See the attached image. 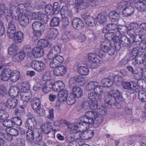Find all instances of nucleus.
Returning a JSON list of instances; mask_svg holds the SVG:
<instances>
[{"mask_svg": "<svg viewBox=\"0 0 146 146\" xmlns=\"http://www.w3.org/2000/svg\"><path fill=\"white\" fill-rule=\"evenodd\" d=\"M32 53L33 56L36 58L41 57L44 54L43 49L39 46L33 48L32 50Z\"/></svg>", "mask_w": 146, "mask_h": 146, "instance_id": "2eb2a0df", "label": "nucleus"}, {"mask_svg": "<svg viewBox=\"0 0 146 146\" xmlns=\"http://www.w3.org/2000/svg\"><path fill=\"white\" fill-rule=\"evenodd\" d=\"M17 46L15 44H13L11 45L10 46L8 50V53L11 55L17 53Z\"/></svg>", "mask_w": 146, "mask_h": 146, "instance_id": "de8ad7c7", "label": "nucleus"}, {"mask_svg": "<svg viewBox=\"0 0 146 146\" xmlns=\"http://www.w3.org/2000/svg\"><path fill=\"white\" fill-rule=\"evenodd\" d=\"M37 122L35 119L32 117H29L26 121L25 127L29 129H33L36 125Z\"/></svg>", "mask_w": 146, "mask_h": 146, "instance_id": "4468645a", "label": "nucleus"}, {"mask_svg": "<svg viewBox=\"0 0 146 146\" xmlns=\"http://www.w3.org/2000/svg\"><path fill=\"white\" fill-rule=\"evenodd\" d=\"M86 78L81 76H76L70 78L69 80L70 86H74L76 83L84 85L85 83Z\"/></svg>", "mask_w": 146, "mask_h": 146, "instance_id": "423d86ee", "label": "nucleus"}, {"mask_svg": "<svg viewBox=\"0 0 146 146\" xmlns=\"http://www.w3.org/2000/svg\"><path fill=\"white\" fill-rule=\"evenodd\" d=\"M138 98L142 102H146V92L143 90H139L138 92Z\"/></svg>", "mask_w": 146, "mask_h": 146, "instance_id": "8fccbe9b", "label": "nucleus"}, {"mask_svg": "<svg viewBox=\"0 0 146 146\" xmlns=\"http://www.w3.org/2000/svg\"><path fill=\"white\" fill-rule=\"evenodd\" d=\"M41 31H42L40 30H33V33L34 36L33 39L34 40H37L41 36Z\"/></svg>", "mask_w": 146, "mask_h": 146, "instance_id": "13d9d810", "label": "nucleus"}, {"mask_svg": "<svg viewBox=\"0 0 146 146\" xmlns=\"http://www.w3.org/2000/svg\"><path fill=\"white\" fill-rule=\"evenodd\" d=\"M109 94H110L111 96H112L116 99H119L120 101L122 99V97L120 92L118 90H112Z\"/></svg>", "mask_w": 146, "mask_h": 146, "instance_id": "79ce46f5", "label": "nucleus"}, {"mask_svg": "<svg viewBox=\"0 0 146 146\" xmlns=\"http://www.w3.org/2000/svg\"><path fill=\"white\" fill-rule=\"evenodd\" d=\"M101 56L97 51V49L95 50V53H90L88 55V60L87 62L100 61L99 57Z\"/></svg>", "mask_w": 146, "mask_h": 146, "instance_id": "aec40b11", "label": "nucleus"}, {"mask_svg": "<svg viewBox=\"0 0 146 146\" xmlns=\"http://www.w3.org/2000/svg\"><path fill=\"white\" fill-rule=\"evenodd\" d=\"M17 19L19 21L20 25L23 27L27 26L30 22L29 19L26 14L19 13L17 15Z\"/></svg>", "mask_w": 146, "mask_h": 146, "instance_id": "9d476101", "label": "nucleus"}, {"mask_svg": "<svg viewBox=\"0 0 146 146\" xmlns=\"http://www.w3.org/2000/svg\"><path fill=\"white\" fill-rule=\"evenodd\" d=\"M66 102L69 105H72L75 102V97L73 95H71L67 98Z\"/></svg>", "mask_w": 146, "mask_h": 146, "instance_id": "338daca9", "label": "nucleus"}, {"mask_svg": "<svg viewBox=\"0 0 146 146\" xmlns=\"http://www.w3.org/2000/svg\"><path fill=\"white\" fill-rule=\"evenodd\" d=\"M76 133H78L77 137H78L79 138H81L85 140H88L92 138L94 135V131L90 130L81 133L78 132H76Z\"/></svg>", "mask_w": 146, "mask_h": 146, "instance_id": "1a4fd4ad", "label": "nucleus"}, {"mask_svg": "<svg viewBox=\"0 0 146 146\" xmlns=\"http://www.w3.org/2000/svg\"><path fill=\"white\" fill-rule=\"evenodd\" d=\"M45 9L46 13L48 15H53L58 14L54 9L52 6L50 4L46 5L45 7Z\"/></svg>", "mask_w": 146, "mask_h": 146, "instance_id": "a19ab883", "label": "nucleus"}, {"mask_svg": "<svg viewBox=\"0 0 146 146\" xmlns=\"http://www.w3.org/2000/svg\"><path fill=\"white\" fill-rule=\"evenodd\" d=\"M39 47L43 48L46 47L49 44V42L46 39H40L38 42Z\"/></svg>", "mask_w": 146, "mask_h": 146, "instance_id": "5fc2aeb1", "label": "nucleus"}, {"mask_svg": "<svg viewBox=\"0 0 146 146\" xmlns=\"http://www.w3.org/2000/svg\"><path fill=\"white\" fill-rule=\"evenodd\" d=\"M68 92L65 90L62 89L60 90L58 94V101L60 102H65L68 97Z\"/></svg>", "mask_w": 146, "mask_h": 146, "instance_id": "a211bd4d", "label": "nucleus"}, {"mask_svg": "<svg viewBox=\"0 0 146 146\" xmlns=\"http://www.w3.org/2000/svg\"><path fill=\"white\" fill-rule=\"evenodd\" d=\"M33 139V141L34 143L37 145H39L41 143V141L42 138V134L41 133V130L39 129L37 132H35Z\"/></svg>", "mask_w": 146, "mask_h": 146, "instance_id": "7c9ffc66", "label": "nucleus"}, {"mask_svg": "<svg viewBox=\"0 0 146 146\" xmlns=\"http://www.w3.org/2000/svg\"><path fill=\"white\" fill-rule=\"evenodd\" d=\"M40 102L39 99L37 98H33L31 102V105L32 108L35 111L38 110L40 108Z\"/></svg>", "mask_w": 146, "mask_h": 146, "instance_id": "a878e982", "label": "nucleus"}, {"mask_svg": "<svg viewBox=\"0 0 146 146\" xmlns=\"http://www.w3.org/2000/svg\"><path fill=\"white\" fill-rule=\"evenodd\" d=\"M104 101L107 104V106H108L109 108H111L112 106H114L118 108L119 104L116 102V99L112 96H111L110 94L108 95V97L105 98Z\"/></svg>", "mask_w": 146, "mask_h": 146, "instance_id": "f8f14e48", "label": "nucleus"}, {"mask_svg": "<svg viewBox=\"0 0 146 146\" xmlns=\"http://www.w3.org/2000/svg\"><path fill=\"white\" fill-rule=\"evenodd\" d=\"M20 77V73L18 70H14L12 72L11 71V73L10 74L9 79L13 82H17Z\"/></svg>", "mask_w": 146, "mask_h": 146, "instance_id": "2f4dec72", "label": "nucleus"}, {"mask_svg": "<svg viewBox=\"0 0 146 146\" xmlns=\"http://www.w3.org/2000/svg\"><path fill=\"white\" fill-rule=\"evenodd\" d=\"M78 72L81 75L86 76L88 75L89 73L88 68L85 66H80L77 68Z\"/></svg>", "mask_w": 146, "mask_h": 146, "instance_id": "c03bdc74", "label": "nucleus"}, {"mask_svg": "<svg viewBox=\"0 0 146 146\" xmlns=\"http://www.w3.org/2000/svg\"><path fill=\"white\" fill-rule=\"evenodd\" d=\"M11 73V70L9 68H6L3 69L1 74V79L4 81H7L9 79L10 74Z\"/></svg>", "mask_w": 146, "mask_h": 146, "instance_id": "f3484780", "label": "nucleus"}, {"mask_svg": "<svg viewBox=\"0 0 146 146\" xmlns=\"http://www.w3.org/2000/svg\"><path fill=\"white\" fill-rule=\"evenodd\" d=\"M102 83L104 86L107 87H111L113 85V81L108 78H105L102 79Z\"/></svg>", "mask_w": 146, "mask_h": 146, "instance_id": "37998d69", "label": "nucleus"}, {"mask_svg": "<svg viewBox=\"0 0 146 146\" xmlns=\"http://www.w3.org/2000/svg\"><path fill=\"white\" fill-rule=\"evenodd\" d=\"M64 86V84L62 81H58L54 83L52 88L54 91L58 92L63 89Z\"/></svg>", "mask_w": 146, "mask_h": 146, "instance_id": "72a5a7b5", "label": "nucleus"}, {"mask_svg": "<svg viewBox=\"0 0 146 146\" xmlns=\"http://www.w3.org/2000/svg\"><path fill=\"white\" fill-rule=\"evenodd\" d=\"M12 118L11 119H5L3 121V125L6 127H13V122Z\"/></svg>", "mask_w": 146, "mask_h": 146, "instance_id": "bf43d9fd", "label": "nucleus"}, {"mask_svg": "<svg viewBox=\"0 0 146 146\" xmlns=\"http://www.w3.org/2000/svg\"><path fill=\"white\" fill-rule=\"evenodd\" d=\"M126 31H127V34L131 37L130 39L133 42V44H134L135 42L136 38L137 37L136 36V33L135 29H126Z\"/></svg>", "mask_w": 146, "mask_h": 146, "instance_id": "4c0bfd02", "label": "nucleus"}, {"mask_svg": "<svg viewBox=\"0 0 146 146\" xmlns=\"http://www.w3.org/2000/svg\"><path fill=\"white\" fill-rule=\"evenodd\" d=\"M100 47L101 50L99 49H97V50L101 56H105V52L108 53V54L110 55H113L115 53V49L111 45Z\"/></svg>", "mask_w": 146, "mask_h": 146, "instance_id": "39448f33", "label": "nucleus"}, {"mask_svg": "<svg viewBox=\"0 0 146 146\" xmlns=\"http://www.w3.org/2000/svg\"><path fill=\"white\" fill-rule=\"evenodd\" d=\"M13 37L12 38H14L15 42L17 43L21 42H22L23 38V33L21 31H18L15 32L14 33Z\"/></svg>", "mask_w": 146, "mask_h": 146, "instance_id": "e433bc0d", "label": "nucleus"}, {"mask_svg": "<svg viewBox=\"0 0 146 146\" xmlns=\"http://www.w3.org/2000/svg\"><path fill=\"white\" fill-rule=\"evenodd\" d=\"M6 19L8 23L7 27H13L14 29L16 28L15 23L14 21V19H12L10 16H9L6 17Z\"/></svg>", "mask_w": 146, "mask_h": 146, "instance_id": "052dcab7", "label": "nucleus"}, {"mask_svg": "<svg viewBox=\"0 0 146 146\" xmlns=\"http://www.w3.org/2000/svg\"><path fill=\"white\" fill-rule=\"evenodd\" d=\"M16 7L18 10H19L20 13H21L23 14H26V9L24 4H19Z\"/></svg>", "mask_w": 146, "mask_h": 146, "instance_id": "680f3d73", "label": "nucleus"}, {"mask_svg": "<svg viewBox=\"0 0 146 146\" xmlns=\"http://www.w3.org/2000/svg\"><path fill=\"white\" fill-rule=\"evenodd\" d=\"M41 128L44 134H48L53 131V126L49 122L46 124H43L41 126Z\"/></svg>", "mask_w": 146, "mask_h": 146, "instance_id": "412c9836", "label": "nucleus"}, {"mask_svg": "<svg viewBox=\"0 0 146 146\" xmlns=\"http://www.w3.org/2000/svg\"><path fill=\"white\" fill-rule=\"evenodd\" d=\"M60 22V20L58 17H54L52 18L51 20L50 25L52 27L58 26Z\"/></svg>", "mask_w": 146, "mask_h": 146, "instance_id": "603ef678", "label": "nucleus"}, {"mask_svg": "<svg viewBox=\"0 0 146 146\" xmlns=\"http://www.w3.org/2000/svg\"><path fill=\"white\" fill-rule=\"evenodd\" d=\"M32 28L33 30H37L43 31L45 29V27L42 22L39 21L34 22L32 24Z\"/></svg>", "mask_w": 146, "mask_h": 146, "instance_id": "c756f323", "label": "nucleus"}, {"mask_svg": "<svg viewBox=\"0 0 146 146\" xmlns=\"http://www.w3.org/2000/svg\"><path fill=\"white\" fill-rule=\"evenodd\" d=\"M107 16L105 14L101 13L98 15L96 18L100 23L103 24L107 22Z\"/></svg>", "mask_w": 146, "mask_h": 146, "instance_id": "49530a36", "label": "nucleus"}, {"mask_svg": "<svg viewBox=\"0 0 146 146\" xmlns=\"http://www.w3.org/2000/svg\"><path fill=\"white\" fill-rule=\"evenodd\" d=\"M82 17L86 23L90 26H95L97 23L98 22L96 18L91 16L83 15Z\"/></svg>", "mask_w": 146, "mask_h": 146, "instance_id": "9b49d317", "label": "nucleus"}, {"mask_svg": "<svg viewBox=\"0 0 146 146\" xmlns=\"http://www.w3.org/2000/svg\"><path fill=\"white\" fill-rule=\"evenodd\" d=\"M104 121V119L102 117H98L94 120L93 123L94 126L95 127H98L100 124L102 123Z\"/></svg>", "mask_w": 146, "mask_h": 146, "instance_id": "4d7b16f0", "label": "nucleus"}, {"mask_svg": "<svg viewBox=\"0 0 146 146\" xmlns=\"http://www.w3.org/2000/svg\"><path fill=\"white\" fill-rule=\"evenodd\" d=\"M135 62L137 64H141L143 63V55L140 53H138L137 56H135Z\"/></svg>", "mask_w": 146, "mask_h": 146, "instance_id": "e2e57ef3", "label": "nucleus"}, {"mask_svg": "<svg viewBox=\"0 0 146 146\" xmlns=\"http://www.w3.org/2000/svg\"><path fill=\"white\" fill-rule=\"evenodd\" d=\"M109 18L112 22H115L117 21L119 18V14L116 11H111L109 14Z\"/></svg>", "mask_w": 146, "mask_h": 146, "instance_id": "58836bf2", "label": "nucleus"}, {"mask_svg": "<svg viewBox=\"0 0 146 146\" xmlns=\"http://www.w3.org/2000/svg\"><path fill=\"white\" fill-rule=\"evenodd\" d=\"M98 82L96 81H91L87 84L85 87L86 89L88 90H94L95 86H97Z\"/></svg>", "mask_w": 146, "mask_h": 146, "instance_id": "3c124183", "label": "nucleus"}, {"mask_svg": "<svg viewBox=\"0 0 146 146\" xmlns=\"http://www.w3.org/2000/svg\"><path fill=\"white\" fill-rule=\"evenodd\" d=\"M25 54L23 51L20 52L19 53H17L13 55L12 59L13 60L16 62H21L25 57Z\"/></svg>", "mask_w": 146, "mask_h": 146, "instance_id": "b1692460", "label": "nucleus"}, {"mask_svg": "<svg viewBox=\"0 0 146 146\" xmlns=\"http://www.w3.org/2000/svg\"><path fill=\"white\" fill-rule=\"evenodd\" d=\"M134 5L137 10L141 12L146 11V4L143 2L139 1L135 2Z\"/></svg>", "mask_w": 146, "mask_h": 146, "instance_id": "bb28decb", "label": "nucleus"}, {"mask_svg": "<svg viewBox=\"0 0 146 146\" xmlns=\"http://www.w3.org/2000/svg\"><path fill=\"white\" fill-rule=\"evenodd\" d=\"M60 14L62 19V28L64 29H66L69 26L68 17H71L72 15L71 11L69 9L68 7L63 6L61 9Z\"/></svg>", "mask_w": 146, "mask_h": 146, "instance_id": "f03ea898", "label": "nucleus"}, {"mask_svg": "<svg viewBox=\"0 0 146 146\" xmlns=\"http://www.w3.org/2000/svg\"><path fill=\"white\" fill-rule=\"evenodd\" d=\"M103 87L102 86L100 85L98 82L97 86H95L94 88V91L97 95H102L104 94Z\"/></svg>", "mask_w": 146, "mask_h": 146, "instance_id": "a18cd8bd", "label": "nucleus"}, {"mask_svg": "<svg viewBox=\"0 0 146 146\" xmlns=\"http://www.w3.org/2000/svg\"><path fill=\"white\" fill-rule=\"evenodd\" d=\"M89 107L92 110L96 109L98 108V100L90 101Z\"/></svg>", "mask_w": 146, "mask_h": 146, "instance_id": "69168bd1", "label": "nucleus"}, {"mask_svg": "<svg viewBox=\"0 0 146 146\" xmlns=\"http://www.w3.org/2000/svg\"><path fill=\"white\" fill-rule=\"evenodd\" d=\"M39 129L35 128L33 129H29L26 133V139L27 142L29 143H32L33 141V139L35 137V132H37Z\"/></svg>", "mask_w": 146, "mask_h": 146, "instance_id": "ddd939ff", "label": "nucleus"}, {"mask_svg": "<svg viewBox=\"0 0 146 146\" xmlns=\"http://www.w3.org/2000/svg\"><path fill=\"white\" fill-rule=\"evenodd\" d=\"M18 100L13 98L8 99L6 102L7 107L11 109L15 108L18 104Z\"/></svg>", "mask_w": 146, "mask_h": 146, "instance_id": "393cba45", "label": "nucleus"}, {"mask_svg": "<svg viewBox=\"0 0 146 146\" xmlns=\"http://www.w3.org/2000/svg\"><path fill=\"white\" fill-rule=\"evenodd\" d=\"M119 41L121 42L122 44L124 46H131L133 44V42L131 39L124 35L121 36L119 38Z\"/></svg>", "mask_w": 146, "mask_h": 146, "instance_id": "4be33fe9", "label": "nucleus"}, {"mask_svg": "<svg viewBox=\"0 0 146 146\" xmlns=\"http://www.w3.org/2000/svg\"><path fill=\"white\" fill-rule=\"evenodd\" d=\"M16 31V28L14 29L13 27H7V35L8 37L12 39L13 37L14 33H15Z\"/></svg>", "mask_w": 146, "mask_h": 146, "instance_id": "864d4df0", "label": "nucleus"}, {"mask_svg": "<svg viewBox=\"0 0 146 146\" xmlns=\"http://www.w3.org/2000/svg\"><path fill=\"white\" fill-rule=\"evenodd\" d=\"M59 33L57 29L54 28H50L48 31L47 37L49 39L52 40L56 37Z\"/></svg>", "mask_w": 146, "mask_h": 146, "instance_id": "cd10ccee", "label": "nucleus"}, {"mask_svg": "<svg viewBox=\"0 0 146 146\" xmlns=\"http://www.w3.org/2000/svg\"><path fill=\"white\" fill-rule=\"evenodd\" d=\"M74 36L72 31H67L63 34L62 36V39L64 42H67L69 41Z\"/></svg>", "mask_w": 146, "mask_h": 146, "instance_id": "f704fd0d", "label": "nucleus"}, {"mask_svg": "<svg viewBox=\"0 0 146 146\" xmlns=\"http://www.w3.org/2000/svg\"><path fill=\"white\" fill-rule=\"evenodd\" d=\"M44 83L42 80H40L35 84L33 87V89L35 91H37L40 90L43 86Z\"/></svg>", "mask_w": 146, "mask_h": 146, "instance_id": "6e6d98bb", "label": "nucleus"}, {"mask_svg": "<svg viewBox=\"0 0 146 146\" xmlns=\"http://www.w3.org/2000/svg\"><path fill=\"white\" fill-rule=\"evenodd\" d=\"M10 16L12 19L16 20L17 19V15L20 13L16 7L13 5L10 8Z\"/></svg>", "mask_w": 146, "mask_h": 146, "instance_id": "473e14b6", "label": "nucleus"}, {"mask_svg": "<svg viewBox=\"0 0 146 146\" xmlns=\"http://www.w3.org/2000/svg\"><path fill=\"white\" fill-rule=\"evenodd\" d=\"M99 61H92L87 62L86 64L88 66L91 68L92 69H94L97 68L98 65L97 63L99 62Z\"/></svg>", "mask_w": 146, "mask_h": 146, "instance_id": "774afa93", "label": "nucleus"}, {"mask_svg": "<svg viewBox=\"0 0 146 146\" xmlns=\"http://www.w3.org/2000/svg\"><path fill=\"white\" fill-rule=\"evenodd\" d=\"M78 135V133L76 132L74 134H71L70 135H67L64 137V140L67 143L77 140L79 139L78 137H77Z\"/></svg>", "mask_w": 146, "mask_h": 146, "instance_id": "c9c22d12", "label": "nucleus"}, {"mask_svg": "<svg viewBox=\"0 0 146 146\" xmlns=\"http://www.w3.org/2000/svg\"><path fill=\"white\" fill-rule=\"evenodd\" d=\"M30 65L33 68L39 72L44 71L46 67L45 64L41 61H33L31 62Z\"/></svg>", "mask_w": 146, "mask_h": 146, "instance_id": "20e7f679", "label": "nucleus"}, {"mask_svg": "<svg viewBox=\"0 0 146 146\" xmlns=\"http://www.w3.org/2000/svg\"><path fill=\"white\" fill-rule=\"evenodd\" d=\"M134 11V7L132 6H126L123 10L122 13L125 16H129L133 14Z\"/></svg>", "mask_w": 146, "mask_h": 146, "instance_id": "5701e85b", "label": "nucleus"}, {"mask_svg": "<svg viewBox=\"0 0 146 146\" xmlns=\"http://www.w3.org/2000/svg\"><path fill=\"white\" fill-rule=\"evenodd\" d=\"M111 33H108L106 35H109V36L107 38L108 39H111L114 41L119 40L120 35L116 32V31L115 32H111Z\"/></svg>", "mask_w": 146, "mask_h": 146, "instance_id": "ea45409f", "label": "nucleus"}, {"mask_svg": "<svg viewBox=\"0 0 146 146\" xmlns=\"http://www.w3.org/2000/svg\"><path fill=\"white\" fill-rule=\"evenodd\" d=\"M52 74V72L49 70H47L44 73L42 76V80L45 81L51 80Z\"/></svg>", "mask_w": 146, "mask_h": 146, "instance_id": "09e8293b", "label": "nucleus"}, {"mask_svg": "<svg viewBox=\"0 0 146 146\" xmlns=\"http://www.w3.org/2000/svg\"><path fill=\"white\" fill-rule=\"evenodd\" d=\"M19 89L17 86H11L9 89V94L10 96L16 97L19 94Z\"/></svg>", "mask_w": 146, "mask_h": 146, "instance_id": "c85d7f7f", "label": "nucleus"}, {"mask_svg": "<svg viewBox=\"0 0 146 146\" xmlns=\"http://www.w3.org/2000/svg\"><path fill=\"white\" fill-rule=\"evenodd\" d=\"M98 113L96 111H87L84 116L79 118L80 121L74 125L75 129H77L80 128L83 130L85 128H88L89 124L92 125L93 123L94 120L98 117Z\"/></svg>", "mask_w": 146, "mask_h": 146, "instance_id": "f257e3e1", "label": "nucleus"}, {"mask_svg": "<svg viewBox=\"0 0 146 146\" xmlns=\"http://www.w3.org/2000/svg\"><path fill=\"white\" fill-rule=\"evenodd\" d=\"M72 25L74 28L77 30L83 29L84 27V23L83 21L80 18H74L72 21Z\"/></svg>", "mask_w": 146, "mask_h": 146, "instance_id": "0eeeda50", "label": "nucleus"}, {"mask_svg": "<svg viewBox=\"0 0 146 146\" xmlns=\"http://www.w3.org/2000/svg\"><path fill=\"white\" fill-rule=\"evenodd\" d=\"M12 119L13 126L15 125L19 126L22 125V122L21 119L19 118L14 117L12 118Z\"/></svg>", "mask_w": 146, "mask_h": 146, "instance_id": "0e129e2a", "label": "nucleus"}, {"mask_svg": "<svg viewBox=\"0 0 146 146\" xmlns=\"http://www.w3.org/2000/svg\"><path fill=\"white\" fill-rule=\"evenodd\" d=\"M123 87L128 90V92L130 94L134 96L139 91V87L136 82L134 81L130 82H124L122 83Z\"/></svg>", "mask_w": 146, "mask_h": 146, "instance_id": "7ed1b4c3", "label": "nucleus"}, {"mask_svg": "<svg viewBox=\"0 0 146 146\" xmlns=\"http://www.w3.org/2000/svg\"><path fill=\"white\" fill-rule=\"evenodd\" d=\"M75 5L74 8L76 9L77 12L79 10L85 9L88 6V2H86V0H75Z\"/></svg>", "mask_w": 146, "mask_h": 146, "instance_id": "6e6552de", "label": "nucleus"}, {"mask_svg": "<svg viewBox=\"0 0 146 146\" xmlns=\"http://www.w3.org/2000/svg\"><path fill=\"white\" fill-rule=\"evenodd\" d=\"M20 95L21 100L26 103L25 104H27L29 101L30 99L32 98V94L31 91H29V92H21Z\"/></svg>", "mask_w": 146, "mask_h": 146, "instance_id": "6ab92c4d", "label": "nucleus"}, {"mask_svg": "<svg viewBox=\"0 0 146 146\" xmlns=\"http://www.w3.org/2000/svg\"><path fill=\"white\" fill-rule=\"evenodd\" d=\"M70 88H72V95H73L75 97L77 98H81L83 95L82 89L80 87L78 86H70Z\"/></svg>", "mask_w": 146, "mask_h": 146, "instance_id": "dca6fc26", "label": "nucleus"}]
</instances>
